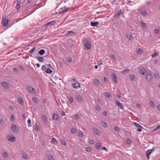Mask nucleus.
Masks as SVG:
<instances>
[{
    "label": "nucleus",
    "instance_id": "10",
    "mask_svg": "<svg viewBox=\"0 0 160 160\" xmlns=\"http://www.w3.org/2000/svg\"><path fill=\"white\" fill-rule=\"evenodd\" d=\"M121 10H119V11L116 12L114 14V17L115 18H118L121 15Z\"/></svg>",
    "mask_w": 160,
    "mask_h": 160
},
{
    "label": "nucleus",
    "instance_id": "17",
    "mask_svg": "<svg viewBox=\"0 0 160 160\" xmlns=\"http://www.w3.org/2000/svg\"><path fill=\"white\" fill-rule=\"evenodd\" d=\"M42 119L43 122H44V123H47L48 119L46 117V116L44 114H43L42 115Z\"/></svg>",
    "mask_w": 160,
    "mask_h": 160
},
{
    "label": "nucleus",
    "instance_id": "28",
    "mask_svg": "<svg viewBox=\"0 0 160 160\" xmlns=\"http://www.w3.org/2000/svg\"><path fill=\"white\" fill-rule=\"evenodd\" d=\"M69 101L71 103H72L73 102V99L70 96H68Z\"/></svg>",
    "mask_w": 160,
    "mask_h": 160
},
{
    "label": "nucleus",
    "instance_id": "3",
    "mask_svg": "<svg viewBox=\"0 0 160 160\" xmlns=\"http://www.w3.org/2000/svg\"><path fill=\"white\" fill-rule=\"evenodd\" d=\"M12 130L15 132H19V130L18 127L16 125L12 124L11 127Z\"/></svg>",
    "mask_w": 160,
    "mask_h": 160
},
{
    "label": "nucleus",
    "instance_id": "50",
    "mask_svg": "<svg viewBox=\"0 0 160 160\" xmlns=\"http://www.w3.org/2000/svg\"><path fill=\"white\" fill-rule=\"evenodd\" d=\"M114 129L117 132H119L120 130V129L117 126L115 127Z\"/></svg>",
    "mask_w": 160,
    "mask_h": 160
},
{
    "label": "nucleus",
    "instance_id": "45",
    "mask_svg": "<svg viewBox=\"0 0 160 160\" xmlns=\"http://www.w3.org/2000/svg\"><path fill=\"white\" fill-rule=\"evenodd\" d=\"M27 122H28V126L29 127H31L32 125H31V122L30 119H28V120Z\"/></svg>",
    "mask_w": 160,
    "mask_h": 160
},
{
    "label": "nucleus",
    "instance_id": "33",
    "mask_svg": "<svg viewBox=\"0 0 160 160\" xmlns=\"http://www.w3.org/2000/svg\"><path fill=\"white\" fill-rule=\"evenodd\" d=\"M18 102L20 104L22 105L23 104V101L21 98H19L18 100Z\"/></svg>",
    "mask_w": 160,
    "mask_h": 160
},
{
    "label": "nucleus",
    "instance_id": "21",
    "mask_svg": "<svg viewBox=\"0 0 160 160\" xmlns=\"http://www.w3.org/2000/svg\"><path fill=\"white\" fill-rule=\"evenodd\" d=\"M93 131L96 134L98 135H99L100 131L96 128H94L93 129Z\"/></svg>",
    "mask_w": 160,
    "mask_h": 160
},
{
    "label": "nucleus",
    "instance_id": "23",
    "mask_svg": "<svg viewBox=\"0 0 160 160\" xmlns=\"http://www.w3.org/2000/svg\"><path fill=\"white\" fill-rule=\"evenodd\" d=\"M129 71V69H126L122 71L121 72V73L122 74H125L128 73Z\"/></svg>",
    "mask_w": 160,
    "mask_h": 160
},
{
    "label": "nucleus",
    "instance_id": "20",
    "mask_svg": "<svg viewBox=\"0 0 160 160\" xmlns=\"http://www.w3.org/2000/svg\"><path fill=\"white\" fill-rule=\"evenodd\" d=\"M35 58L40 62H42L44 61V59L42 57H38L37 56H36Z\"/></svg>",
    "mask_w": 160,
    "mask_h": 160
},
{
    "label": "nucleus",
    "instance_id": "35",
    "mask_svg": "<svg viewBox=\"0 0 160 160\" xmlns=\"http://www.w3.org/2000/svg\"><path fill=\"white\" fill-rule=\"evenodd\" d=\"M52 71L49 68H48L46 70L47 73H50L52 72Z\"/></svg>",
    "mask_w": 160,
    "mask_h": 160
},
{
    "label": "nucleus",
    "instance_id": "8",
    "mask_svg": "<svg viewBox=\"0 0 160 160\" xmlns=\"http://www.w3.org/2000/svg\"><path fill=\"white\" fill-rule=\"evenodd\" d=\"M80 84L78 82H76V83H73L72 85V86L74 88H78L80 87Z\"/></svg>",
    "mask_w": 160,
    "mask_h": 160
},
{
    "label": "nucleus",
    "instance_id": "34",
    "mask_svg": "<svg viewBox=\"0 0 160 160\" xmlns=\"http://www.w3.org/2000/svg\"><path fill=\"white\" fill-rule=\"evenodd\" d=\"M143 51L142 49H139L138 50L137 53L138 54H140Z\"/></svg>",
    "mask_w": 160,
    "mask_h": 160
},
{
    "label": "nucleus",
    "instance_id": "56",
    "mask_svg": "<svg viewBox=\"0 0 160 160\" xmlns=\"http://www.w3.org/2000/svg\"><path fill=\"white\" fill-rule=\"evenodd\" d=\"M154 77L155 78H159V76L158 75L157 73H155L154 74Z\"/></svg>",
    "mask_w": 160,
    "mask_h": 160
},
{
    "label": "nucleus",
    "instance_id": "43",
    "mask_svg": "<svg viewBox=\"0 0 160 160\" xmlns=\"http://www.w3.org/2000/svg\"><path fill=\"white\" fill-rule=\"evenodd\" d=\"M35 49V47L33 48L29 51V52L30 53H32L34 52Z\"/></svg>",
    "mask_w": 160,
    "mask_h": 160
},
{
    "label": "nucleus",
    "instance_id": "47",
    "mask_svg": "<svg viewBox=\"0 0 160 160\" xmlns=\"http://www.w3.org/2000/svg\"><path fill=\"white\" fill-rule=\"evenodd\" d=\"M141 25H142V26L144 28H146V24L145 23H144V22H142L141 23Z\"/></svg>",
    "mask_w": 160,
    "mask_h": 160
},
{
    "label": "nucleus",
    "instance_id": "49",
    "mask_svg": "<svg viewBox=\"0 0 160 160\" xmlns=\"http://www.w3.org/2000/svg\"><path fill=\"white\" fill-rule=\"evenodd\" d=\"M78 135L81 137H83V134L81 131H79L78 132Z\"/></svg>",
    "mask_w": 160,
    "mask_h": 160
},
{
    "label": "nucleus",
    "instance_id": "32",
    "mask_svg": "<svg viewBox=\"0 0 160 160\" xmlns=\"http://www.w3.org/2000/svg\"><path fill=\"white\" fill-rule=\"evenodd\" d=\"M60 142L63 145L65 146L66 145V143L65 141L64 140H63L62 139H61L60 140Z\"/></svg>",
    "mask_w": 160,
    "mask_h": 160
},
{
    "label": "nucleus",
    "instance_id": "37",
    "mask_svg": "<svg viewBox=\"0 0 160 160\" xmlns=\"http://www.w3.org/2000/svg\"><path fill=\"white\" fill-rule=\"evenodd\" d=\"M132 35L131 34L128 35L127 36V38L129 40H131L132 38Z\"/></svg>",
    "mask_w": 160,
    "mask_h": 160
},
{
    "label": "nucleus",
    "instance_id": "42",
    "mask_svg": "<svg viewBox=\"0 0 160 160\" xmlns=\"http://www.w3.org/2000/svg\"><path fill=\"white\" fill-rule=\"evenodd\" d=\"M158 54L157 52H155L153 53L152 55L151 56L152 58H155L157 56Z\"/></svg>",
    "mask_w": 160,
    "mask_h": 160
},
{
    "label": "nucleus",
    "instance_id": "63",
    "mask_svg": "<svg viewBox=\"0 0 160 160\" xmlns=\"http://www.w3.org/2000/svg\"><path fill=\"white\" fill-rule=\"evenodd\" d=\"M19 68L20 69L22 70H24V67L22 66H19Z\"/></svg>",
    "mask_w": 160,
    "mask_h": 160
},
{
    "label": "nucleus",
    "instance_id": "26",
    "mask_svg": "<svg viewBox=\"0 0 160 160\" xmlns=\"http://www.w3.org/2000/svg\"><path fill=\"white\" fill-rule=\"evenodd\" d=\"M67 34H69L70 36H73L75 34L73 31H68L67 32Z\"/></svg>",
    "mask_w": 160,
    "mask_h": 160
},
{
    "label": "nucleus",
    "instance_id": "64",
    "mask_svg": "<svg viewBox=\"0 0 160 160\" xmlns=\"http://www.w3.org/2000/svg\"><path fill=\"white\" fill-rule=\"evenodd\" d=\"M15 119V117L13 115H12L11 117V120L12 121L14 120Z\"/></svg>",
    "mask_w": 160,
    "mask_h": 160
},
{
    "label": "nucleus",
    "instance_id": "46",
    "mask_svg": "<svg viewBox=\"0 0 160 160\" xmlns=\"http://www.w3.org/2000/svg\"><path fill=\"white\" fill-rule=\"evenodd\" d=\"M48 160H53V158L52 155H49L48 157Z\"/></svg>",
    "mask_w": 160,
    "mask_h": 160
},
{
    "label": "nucleus",
    "instance_id": "12",
    "mask_svg": "<svg viewBox=\"0 0 160 160\" xmlns=\"http://www.w3.org/2000/svg\"><path fill=\"white\" fill-rule=\"evenodd\" d=\"M8 20L6 19H4L3 20L2 22V24L4 27H6L7 26L8 23Z\"/></svg>",
    "mask_w": 160,
    "mask_h": 160
},
{
    "label": "nucleus",
    "instance_id": "51",
    "mask_svg": "<svg viewBox=\"0 0 160 160\" xmlns=\"http://www.w3.org/2000/svg\"><path fill=\"white\" fill-rule=\"evenodd\" d=\"M39 128V126H38V125H37V124H36L35 126V129L36 130H38Z\"/></svg>",
    "mask_w": 160,
    "mask_h": 160
},
{
    "label": "nucleus",
    "instance_id": "62",
    "mask_svg": "<svg viewBox=\"0 0 160 160\" xmlns=\"http://www.w3.org/2000/svg\"><path fill=\"white\" fill-rule=\"evenodd\" d=\"M111 58L113 59V60L115 61V58L114 56L113 55H112L111 56Z\"/></svg>",
    "mask_w": 160,
    "mask_h": 160
},
{
    "label": "nucleus",
    "instance_id": "39",
    "mask_svg": "<svg viewBox=\"0 0 160 160\" xmlns=\"http://www.w3.org/2000/svg\"><path fill=\"white\" fill-rule=\"evenodd\" d=\"M71 132L75 134L76 133L77 131L76 129L75 128H72L71 129Z\"/></svg>",
    "mask_w": 160,
    "mask_h": 160
},
{
    "label": "nucleus",
    "instance_id": "31",
    "mask_svg": "<svg viewBox=\"0 0 160 160\" xmlns=\"http://www.w3.org/2000/svg\"><path fill=\"white\" fill-rule=\"evenodd\" d=\"M150 105L153 108H154L155 107L154 102L152 101L151 100L150 101Z\"/></svg>",
    "mask_w": 160,
    "mask_h": 160
},
{
    "label": "nucleus",
    "instance_id": "38",
    "mask_svg": "<svg viewBox=\"0 0 160 160\" xmlns=\"http://www.w3.org/2000/svg\"><path fill=\"white\" fill-rule=\"evenodd\" d=\"M126 142L129 145L131 143V141L130 139L128 138L126 140Z\"/></svg>",
    "mask_w": 160,
    "mask_h": 160
},
{
    "label": "nucleus",
    "instance_id": "57",
    "mask_svg": "<svg viewBox=\"0 0 160 160\" xmlns=\"http://www.w3.org/2000/svg\"><path fill=\"white\" fill-rule=\"evenodd\" d=\"M4 123V120H2V119H1L0 120V124L3 125Z\"/></svg>",
    "mask_w": 160,
    "mask_h": 160
},
{
    "label": "nucleus",
    "instance_id": "4",
    "mask_svg": "<svg viewBox=\"0 0 160 160\" xmlns=\"http://www.w3.org/2000/svg\"><path fill=\"white\" fill-rule=\"evenodd\" d=\"M27 89L30 93H35L36 92L34 89L31 86L28 87Z\"/></svg>",
    "mask_w": 160,
    "mask_h": 160
},
{
    "label": "nucleus",
    "instance_id": "53",
    "mask_svg": "<svg viewBox=\"0 0 160 160\" xmlns=\"http://www.w3.org/2000/svg\"><path fill=\"white\" fill-rule=\"evenodd\" d=\"M51 142H56L57 143H58V142L56 140V139L53 138L52 139V140H51Z\"/></svg>",
    "mask_w": 160,
    "mask_h": 160
},
{
    "label": "nucleus",
    "instance_id": "55",
    "mask_svg": "<svg viewBox=\"0 0 160 160\" xmlns=\"http://www.w3.org/2000/svg\"><path fill=\"white\" fill-rule=\"evenodd\" d=\"M89 143L91 144H93L94 143V141L92 139H90L89 140Z\"/></svg>",
    "mask_w": 160,
    "mask_h": 160
},
{
    "label": "nucleus",
    "instance_id": "9",
    "mask_svg": "<svg viewBox=\"0 0 160 160\" xmlns=\"http://www.w3.org/2000/svg\"><path fill=\"white\" fill-rule=\"evenodd\" d=\"M111 77L113 81L115 83H118V82L117 79V76L115 74L113 73L111 76Z\"/></svg>",
    "mask_w": 160,
    "mask_h": 160
},
{
    "label": "nucleus",
    "instance_id": "24",
    "mask_svg": "<svg viewBox=\"0 0 160 160\" xmlns=\"http://www.w3.org/2000/svg\"><path fill=\"white\" fill-rule=\"evenodd\" d=\"M55 22V21L54 20L49 22L46 24V26H47L48 25H53Z\"/></svg>",
    "mask_w": 160,
    "mask_h": 160
},
{
    "label": "nucleus",
    "instance_id": "6",
    "mask_svg": "<svg viewBox=\"0 0 160 160\" xmlns=\"http://www.w3.org/2000/svg\"><path fill=\"white\" fill-rule=\"evenodd\" d=\"M146 79L148 81H150L152 80V76L151 73H148L146 74Z\"/></svg>",
    "mask_w": 160,
    "mask_h": 160
},
{
    "label": "nucleus",
    "instance_id": "18",
    "mask_svg": "<svg viewBox=\"0 0 160 160\" xmlns=\"http://www.w3.org/2000/svg\"><path fill=\"white\" fill-rule=\"evenodd\" d=\"M141 12L142 15L144 17H145L147 15V13L145 10H143L141 11Z\"/></svg>",
    "mask_w": 160,
    "mask_h": 160
},
{
    "label": "nucleus",
    "instance_id": "40",
    "mask_svg": "<svg viewBox=\"0 0 160 160\" xmlns=\"http://www.w3.org/2000/svg\"><path fill=\"white\" fill-rule=\"evenodd\" d=\"M129 78L132 80L134 81L135 76L134 75H130Z\"/></svg>",
    "mask_w": 160,
    "mask_h": 160
},
{
    "label": "nucleus",
    "instance_id": "14",
    "mask_svg": "<svg viewBox=\"0 0 160 160\" xmlns=\"http://www.w3.org/2000/svg\"><path fill=\"white\" fill-rule=\"evenodd\" d=\"M139 71L141 74L143 75L146 72V70L145 68H142L139 69Z\"/></svg>",
    "mask_w": 160,
    "mask_h": 160
},
{
    "label": "nucleus",
    "instance_id": "58",
    "mask_svg": "<svg viewBox=\"0 0 160 160\" xmlns=\"http://www.w3.org/2000/svg\"><path fill=\"white\" fill-rule=\"evenodd\" d=\"M67 11V9H65L64 10H63L62 11H60L59 12V13H61V14L63 13L64 12H66Z\"/></svg>",
    "mask_w": 160,
    "mask_h": 160
},
{
    "label": "nucleus",
    "instance_id": "52",
    "mask_svg": "<svg viewBox=\"0 0 160 160\" xmlns=\"http://www.w3.org/2000/svg\"><path fill=\"white\" fill-rule=\"evenodd\" d=\"M22 156L23 158H24L25 159H26L27 158V155L25 153L23 154H22Z\"/></svg>",
    "mask_w": 160,
    "mask_h": 160
},
{
    "label": "nucleus",
    "instance_id": "54",
    "mask_svg": "<svg viewBox=\"0 0 160 160\" xmlns=\"http://www.w3.org/2000/svg\"><path fill=\"white\" fill-rule=\"evenodd\" d=\"M160 128V125H158L157 127H156L153 130V131L157 130Z\"/></svg>",
    "mask_w": 160,
    "mask_h": 160
},
{
    "label": "nucleus",
    "instance_id": "61",
    "mask_svg": "<svg viewBox=\"0 0 160 160\" xmlns=\"http://www.w3.org/2000/svg\"><path fill=\"white\" fill-rule=\"evenodd\" d=\"M74 116L75 118L78 119H79L80 118L78 114L75 115Z\"/></svg>",
    "mask_w": 160,
    "mask_h": 160
},
{
    "label": "nucleus",
    "instance_id": "60",
    "mask_svg": "<svg viewBox=\"0 0 160 160\" xmlns=\"http://www.w3.org/2000/svg\"><path fill=\"white\" fill-rule=\"evenodd\" d=\"M96 108L97 110H99L100 109V106L98 105H96Z\"/></svg>",
    "mask_w": 160,
    "mask_h": 160
},
{
    "label": "nucleus",
    "instance_id": "30",
    "mask_svg": "<svg viewBox=\"0 0 160 160\" xmlns=\"http://www.w3.org/2000/svg\"><path fill=\"white\" fill-rule=\"evenodd\" d=\"M133 124H134V125L138 128H142V127L139 124L137 123L136 122H134L133 123Z\"/></svg>",
    "mask_w": 160,
    "mask_h": 160
},
{
    "label": "nucleus",
    "instance_id": "16",
    "mask_svg": "<svg viewBox=\"0 0 160 160\" xmlns=\"http://www.w3.org/2000/svg\"><path fill=\"white\" fill-rule=\"evenodd\" d=\"M116 102L117 105L119 108H123V107L122 106V103L120 102H118V100H117V99L116 100Z\"/></svg>",
    "mask_w": 160,
    "mask_h": 160
},
{
    "label": "nucleus",
    "instance_id": "5",
    "mask_svg": "<svg viewBox=\"0 0 160 160\" xmlns=\"http://www.w3.org/2000/svg\"><path fill=\"white\" fill-rule=\"evenodd\" d=\"M52 119L57 121H58L59 120V117L57 114L53 113L52 116Z\"/></svg>",
    "mask_w": 160,
    "mask_h": 160
},
{
    "label": "nucleus",
    "instance_id": "19",
    "mask_svg": "<svg viewBox=\"0 0 160 160\" xmlns=\"http://www.w3.org/2000/svg\"><path fill=\"white\" fill-rule=\"evenodd\" d=\"M104 95L107 98H110L112 97L111 95L108 92H105Z\"/></svg>",
    "mask_w": 160,
    "mask_h": 160
},
{
    "label": "nucleus",
    "instance_id": "11",
    "mask_svg": "<svg viewBox=\"0 0 160 160\" xmlns=\"http://www.w3.org/2000/svg\"><path fill=\"white\" fill-rule=\"evenodd\" d=\"M1 85L2 87L5 88H7L9 87L8 84L5 82H2L1 83Z\"/></svg>",
    "mask_w": 160,
    "mask_h": 160
},
{
    "label": "nucleus",
    "instance_id": "36",
    "mask_svg": "<svg viewBox=\"0 0 160 160\" xmlns=\"http://www.w3.org/2000/svg\"><path fill=\"white\" fill-rule=\"evenodd\" d=\"M100 146H101L100 143L99 142L97 143L96 144V146H95L96 148L97 149H98L100 147Z\"/></svg>",
    "mask_w": 160,
    "mask_h": 160
},
{
    "label": "nucleus",
    "instance_id": "15",
    "mask_svg": "<svg viewBox=\"0 0 160 160\" xmlns=\"http://www.w3.org/2000/svg\"><path fill=\"white\" fill-rule=\"evenodd\" d=\"M93 82L96 86H98L100 85V82L99 80L96 78L93 79Z\"/></svg>",
    "mask_w": 160,
    "mask_h": 160
},
{
    "label": "nucleus",
    "instance_id": "1",
    "mask_svg": "<svg viewBox=\"0 0 160 160\" xmlns=\"http://www.w3.org/2000/svg\"><path fill=\"white\" fill-rule=\"evenodd\" d=\"M84 46L87 49H90L91 48V44L90 42L87 39L85 38L83 41Z\"/></svg>",
    "mask_w": 160,
    "mask_h": 160
},
{
    "label": "nucleus",
    "instance_id": "29",
    "mask_svg": "<svg viewBox=\"0 0 160 160\" xmlns=\"http://www.w3.org/2000/svg\"><path fill=\"white\" fill-rule=\"evenodd\" d=\"M32 100L33 102L35 103H38V100L37 98L35 97L32 98Z\"/></svg>",
    "mask_w": 160,
    "mask_h": 160
},
{
    "label": "nucleus",
    "instance_id": "59",
    "mask_svg": "<svg viewBox=\"0 0 160 160\" xmlns=\"http://www.w3.org/2000/svg\"><path fill=\"white\" fill-rule=\"evenodd\" d=\"M42 69L43 71L45 70L46 69V67L45 65H43L42 66Z\"/></svg>",
    "mask_w": 160,
    "mask_h": 160
},
{
    "label": "nucleus",
    "instance_id": "25",
    "mask_svg": "<svg viewBox=\"0 0 160 160\" xmlns=\"http://www.w3.org/2000/svg\"><path fill=\"white\" fill-rule=\"evenodd\" d=\"M45 52V51L44 49H41L38 52V53L39 54L41 55H42L44 54Z\"/></svg>",
    "mask_w": 160,
    "mask_h": 160
},
{
    "label": "nucleus",
    "instance_id": "13",
    "mask_svg": "<svg viewBox=\"0 0 160 160\" xmlns=\"http://www.w3.org/2000/svg\"><path fill=\"white\" fill-rule=\"evenodd\" d=\"M98 23L97 22H90V25L92 26L93 27H98Z\"/></svg>",
    "mask_w": 160,
    "mask_h": 160
},
{
    "label": "nucleus",
    "instance_id": "44",
    "mask_svg": "<svg viewBox=\"0 0 160 160\" xmlns=\"http://www.w3.org/2000/svg\"><path fill=\"white\" fill-rule=\"evenodd\" d=\"M102 125L105 128H107V125L106 123L103 122L101 123Z\"/></svg>",
    "mask_w": 160,
    "mask_h": 160
},
{
    "label": "nucleus",
    "instance_id": "7",
    "mask_svg": "<svg viewBox=\"0 0 160 160\" xmlns=\"http://www.w3.org/2000/svg\"><path fill=\"white\" fill-rule=\"evenodd\" d=\"M75 98H76L77 100L79 102H82V98L80 94H76L75 95Z\"/></svg>",
    "mask_w": 160,
    "mask_h": 160
},
{
    "label": "nucleus",
    "instance_id": "2",
    "mask_svg": "<svg viewBox=\"0 0 160 160\" xmlns=\"http://www.w3.org/2000/svg\"><path fill=\"white\" fill-rule=\"evenodd\" d=\"M7 139L11 142H14L16 140V139L14 136L8 135L7 137Z\"/></svg>",
    "mask_w": 160,
    "mask_h": 160
},
{
    "label": "nucleus",
    "instance_id": "27",
    "mask_svg": "<svg viewBox=\"0 0 160 160\" xmlns=\"http://www.w3.org/2000/svg\"><path fill=\"white\" fill-rule=\"evenodd\" d=\"M154 149H150L148 150L146 152V154L150 155L151 153H152Z\"/></svg>",
    "mask_w": 160,
    "mask_h": 160
},
{
    "label": "nucleus",
    "instance_id": "41",
    "mask_svg": "<svg viewBox=\"0 0 160 160\" xmlns=\"http://www.w3.org/2000/svg\"><path fill=\"white\" fill-rule=\"evenodd\" d=\"M85 149L88 152H90L92 150V149H91V148L90 147H87Z\"/></svg>",
    "mask_w": 160,
    "mask_h": 160
},
{
    "label": "nucleus",
    "instance_id": "22",
    "mask_svg": "<svg viewBox=\"0 0 160 160\" xmlns=\"http://www.w3.org/2000/svg\"><path fill=\"white\" fill-rule=\"evenodd\" d=\"M20 6V2L19 1L17 0L16 8L18 10L19 9Z\"/></svg>",
    "mask_w": 160,
    "mask_h": 160
},
{
    "label": "nucleus",
    "instance_id": "48",
    "mask_svg": "<svg viewBox=\"0 0 160 160\" xmlns=\"http://www.w3.org/2000/svg\"><path fill=\"white\" fill-rule=\"evenodd\" d=\"M3 156L4 157L7 158L8 157V153L6 152H4L2 154Z\"/></svg>",
    "mask_w": 160,
    "mask_h": 160
}]
</instances>
